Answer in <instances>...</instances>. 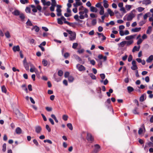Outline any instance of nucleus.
Returning a JSON list of instances; mask_svg holds the SVG:
<instances>
[{
    "mask_svg": "<svg viewBox=\"0 0 153 153\" xmlns=\"http://www.w3.org/2000/svg\"><path fill=\"white\" fill-rule=\"evenodd\" d=\"M42 63L44 66H46L48 64V62L46 60L44 59L42 60Z\"/></svg>",
    "mask_w": 153,
    "mask_h": 153,
    "instance_id": "nucleus-35",
    "label": "nucleus"
},
{
    "mask_svg": "<svg viewBox=\"0 0 153 153\" xmlns=\"http://www.w3.org/2000/svg\"><path fill=\"white\" fill-rule=\"evenodd\" d=\"M146 21H142L140 22L139 25L140 26H142L145 23Z\"/></svg>",
    "mask_w": 153,
    "mask_h": 153,
    "instance_id": "nucleus-56",
    "label": "nucleus"
},
{
    "mask_svg": "<svg viewBox=\"0 0 153 153\" xmlns=\"http://www.w3.org/2000/svg\"><path fill=\"white\" fill-rule=\"evenodd\" d=\"M13 50L14 52L19 51H20V47L19 45L14 46L13 48Z\"/></svg>",
    "mask_w": 153,
    "mask_h": 153,
    "instance_id": "nucleus-11",
    "label": "nucleus"
},
{
    "mask_svg": "<svg viewBox=\"0 0 153 153\" xmlns=\"http://www.w3.org/2000/svg\"><path fill=\"white\" fill-rule=\"evenodd\" d=\"M101 82H103V83L104 85H107L108 83V81L107 79H106L104 81L103 80H102L101 81Z\"/></svg>",
    "mask_w": 153,
    "mask_h": 153,
    "instance_id": "nucleus-55",
    "label": "nucleus"
},
{
    "mask_svg": "<svg viewBox=\"0 0 153 153\" xmlns=\"http://www.w3.org/2000/svg\"><path fill=\"white\" fill-rule=\"evenodd\" d=\"M12 13L15 16H18L20 14V12L18 10H15Z\"/></svg>",
    "mask_w": 153,
    "mask_h": 153,
    "instance_id": "nucleus-28",
    "label": "nucleus"
},
{
    "mask_svg": "<svg viewBox=\"0 0 153 153\" xmlns=\"http://www.w3.org/2000/svg\"><path fill=\"white\" fill-rule=\"evenodd\" d=\"M107 12L111 16H113L114 15V13L110 9H108L107 10Z\"/></svg>",
    "mask_w": 153,
    "mask_h": 153,
    "instance_id": "nucleus-19",
    "label": "nucleus"
},
{
    "mask_svg": "<svg viewBox=\"0 0 153 153\" xmlns=\"http://www.w3.org/2000/svg\"><path fill=\"white\" fill-rule=\"evenodd\" d=\"M98 57L100 59H103L104 61H105L107 59V57L106 56H103L102 54L99 55Z\"/></svg>",
    "mask_w": 153,
    "mask_h": 153,
    "instance_id": "nucleus-15",
    "label": "nucleus"
},
{
    "mask_svg": "<svg viewBox=\"0 0 153 153\" xmlns=\"http://www.w3.org/2000/svg\"><path fill=\"white\" fill-rule=\"evenodd\" d=\"M146 130L144 124L141 126V128H140L138 131V134H141L143 131H145Z\"/></svg>",
    "mask_w": 153,
    "mask_h": 153,
    "instance_id": "nucleus-7",
    "label": "nucleus"
},
{
    "mask_svg": "<svg viewBox=\"0 0 153 153\" xmlns=\"http://www.w3.org/2000/svg\"><path fill=\"white\" fill-rule=\"evenodd\" d=\"M150 13H146L143 16V19H147V17L149 16Z\"/></svg>",
    "mask_w": 153,
    "mask_h": 153,
    "instance_id": "nucleus-45",
    "label": "nucleus"
},
{
    "mask_svg": "<svg viewBox=\"0 0 153 153\" xmlns=\"http://www.w3.org/2000/svg\"><path fill=\"white\" fill-rule=\"evenodd\" d=\"M88 12V10L86 8H85L83 11H80L79 13V18L80 19H83L85 18H87L88 17L87 13Z\"/></svg>",
    "mask_w": 153,
    "mask_h": 153,
    "instance_id": "nucleus-2",
    "label": "nucleus"
},
{
    "mask_svg": "<svg viewBox=\"0 0 153 153\" xmlns=\"http://www.w3.org/2000/svg\"><path fill=\"white\" fill-rule=\"evenodd\" d=\"M142 41L143 40L141 39H139L137 42V45H139L142 42Z\"/></svg>",
    "mask_w": 153,
    "mask_h": 153,
    "instance_id": "nucleus-59",
    "label": "nucleus"
},
{
    "mask_svg": "<svg viewBox=\"0 0 153 153\" xmlns=\"http://www.w3.org/2000/svg\"><path fill=\"white\" fill-rule=\"evenodd\" d=\"M127 89L128 93H130L134 90V88L131 86H128L127 87Z\"/></svg>",
    "mask_w": 153,
    "mask_h": 153,
    "instance_id": "nucleus-27",
    "label": "nucleus"
},
{
    "mask_svg": "<svg viewBox=\"0 0 153 153\" xmlns=\"http://www.w3.org/2000/svg\"><path fill=\"white\" fill-rule=\"evenodd\" d=\"M135 35L127 36L125 37V39L126 40L128 41L133 40V39H134L135 38Z\"/></svg>",
    "mask_w": 153,
    "mask_h": 153,
    "instance_id": "nucleus-8",
    "label": "nucleus"
},
{
    "mask_svg": "<svg viewBox=\"0 0 153 153\" xmlns=\"http://www.w3.org/2000/svg\"><path fill=\"white\" fill-rule=\"evenodd\" d=\"M90 10L92 12L96 13L97 11V9L96 7L91 6L90 7Z\"/></svg>",
    "mask_w": 153,
    "mask_h": 153,
    "instance_id": "nucleus-17",
    "label": "nucleus"
},
{
    "mask_svg": "<svg viewBox=\"0 0 153 153\" xmlns=\"http://www.w3.org/2000/svg\"><path fill=\"white\" fill-rule=\"evenodd\" d=\"M126 44V41H123L118 44L119 48L124 47Z\"/></svg>",
    "mask_w": 153,
    "mask_h": 153,
    "instance_id": "nucleus-14",
    "label": "nucleus"
},
{
    "mask_svg": "<svg viewBox=\"0 0 153 153\" xmlns=\"http://www.w3.org/2000/svg\"><path fill=\"white\" fill-rule=\"evenodd\" d=\"M132 66L131 67V68L133 70H135L137 69L138 67L136 64V62L135 60H133L132 62Z\"/></svg>",
    "mask_w": 153,
    "mask_h": 153,
    "instance_id": "nucleus-3",
    "label": "nucleus"
},
{
    "mask_svg": "<svg viewBox=\"0 0 153 153\" xmlns=\"http://www.w3.org/2000/svg\"><path fill=\"white\" fill-rule=\"evenodd\" d=\"M95 6L96 7L100 8V9L102 7H103L102 6L101 3H97L96 4Z\"/></svg>",
    "mask_w": 153,
    "mask_h": 153,
    "instance_id": "nucleus-53",
    "label": "nucleus"
},
{
    "mask_svg": "<svg viewBox=\"0 0 153 153\" xmlns=\"http://www.w3.org/2000/svg\"><path fill=\"white\" fill-rule=\"evenodd\" d=\"M16 134H20L22 132V130L20 128L18 127L16 128Z\"/></svg>",
    "mask_w": 153,
    "mask_h": 153,
    "instance_id": "nucleus-25",
    "label": "nucleus"
},
{
    "mask_svg": "<svg viewBox=\"0 0 153 153\" xmlns=\"http://www.w3.org/2000/svg\"><path fill=\"white\" fill-rule=\"evenodd\" d=\"M34 30L36 32H38L39 30V28L36 25L33 26V28L31 29L32 30Z\"/></svg>",
    "mask_w": 153,
    "mask_h": 153,
    "instance_id": "nucleus-23",
    "label": "nucleus"
},
{
    "mask_svg": "<svg viewBox=\"0 0 153 153\" xmlns=\"http://www.w3.org/2000/svg\"><path fill=\"white\" fill-rule=\"evenodd\" d=\"M2 91L4 93H6L7 91L6 89L4 86H3L1 87Z\"/></svg>",
    "mask_w": 153,
    "mask_h": 153,
    "instance_id": "nucleus-47",
    "label": "nucleus"
},
{
    "mask_svg": "<svg viewBox=\"0 0 153 153\" xmlns=\"http://www.w3.org/2000/svg\"><path fill=\"white\" fill-rule=\"evenodd\" d=\"M20 2L23 4H25L26 3H28V0H20Z\"/></svg>",
    "mask_w": 153,
    "mask_h": 153,
    "instance_id": "nucleus-43",
    "label": "nucleus"
},
{
    "mask_svg": "<svg viewBox=\"0 0 153 153\" xmlns=\"http://www.w3.org/2000/svg\"><path fill=\"white\" fill-rule=\"evenodd\" d=\"M97 23V21L96 19H94L91 22V24L93 25H95Z\"/></svg>",
    "mask_w": 153,
    "mask_h": 153,
    "instance_id": "nucleus-58",
    "label": "nucleus"
},
{
    "mask_svg": "<svg viewBox=\"0 0 153 153\" xmlns=\"http://www.w3.org/2000/svg\"><path fill=\"white\" fill-rule=\"evenodd\" d=\"M57 22L58 24L60 25H62L63 24L62 20V16L60 18H58L57 19Z\"/></svg>",
    "mask_w": 153,
    "mask_h": 153,
    "instance_id": "nucleus-32",
    "label": "nucleus"
},
{
    "mask_svg": "<svg viewBox=\"0 0 153 153\" xmlns=\"http://www.w3.org/2000/svg\"><path fill=\"white\" fill-rule=\"evenodd\" d=\"M15 114L16 115V117H18V116L19 115L20 116L21 114H22L20 112L19 110L17 109L15 111Z\"/></svg>",
    "mask_w": 153,
    "mask_h": 153,
    "instance_id": "nucleus-34",
    "label": "nucleus"
},
{
    "mask_svg": "<svg viewBox=\"0 0 153 153\" xmlns=\"http://www.w3.org/2000/svg\"><path fill=\"white\" fill-rule=\"evenodd\" d=\"M153 60V55H150L149 58L146 59L147 62L149 63L151 62Z\"/></svg>",
    "mask_w": 153,
    "mask_h": 153,
    "instance_id": "nucleus-16",
    "label": "nucleus"
},
{
    "mask_svg": "<svg viewBox=\"0 0 153 153\" xmlns=\"http://www.w3.org/2000/svg\"><path fill=\"white\" fill-rule=\"evenodd\" d=\"M136 10H133L129 13L127 14L123 18L124 20H126L125 17H126V20L128 21H131L135 17Z\"/></svg>",
    "mask_w": 153,
    "mask_h": 153,
    "instance_id": "nucleus-1",
    "label": "nucleus"
},
{
    "mask_svg": "<svg viewBox=\"0 0 153 153\" xmlns=\"http://www.w3.org/2000/svg\"><path fill=\"white\" fill-rule=\"evenodd\" d=\"M67 126L71 130H72L73 129L72 125L71 123H68L67 124Z\"/></svg>",
    "mask_w": 153,
    "mask_h": 153,
    "instance_id": "nucleus-37",
    "label": "nucleus"
},
{
    "mask_svg": "<svg viewBox=\"0 0 153 153\" xmlns=\"http://www.w3.org/2000/svg\"><path fill=\"white\" fill-rule=\"evenodd\" d=\"M151 3V1L150 0H144L143 1V3L146 5H148Z\"/></svg>",
    "mask_w": 153,
    "mask_h": 153,
    "instance_id": "nucleus-20",
    "label": "nucleus"
},
{
    "mask_svg": "<svg viewBox=\"0 0 153 153\" xmlns=\"http://www.w3.org/2000/svg\"><path fill=\"white\" fill-rule=\"evenodd\" d=\"M120 11H122L123 13H126V11L125 8L123 7L120 8Z\"/></svg>",
    "mask_w": 153,
    "mask_h": 153,
    "instance_id": "nucleus-52",
    "label": "nucleus"
},
{
    "mask_svg": "<svg viewBox=\"0 0 153 153\" xmlns=\"http://www.w3.org/2000/svg\"><path fill=\"white\" fill-rule=\"evenodd\" d=\"M145 94L142 95L140 98V100L141 102H143L144 100Z\"/></svg>",
    "mask_w": 153,
    "mask_h": 153,
    "instance_id": "nucleus-44",
    "label": "nucleus"
},
{
    "mask_svg": "<svg viewBox=\"0 0 153 153\" xmlns=\"http://www.w3.org/2000/svg\"><path fill=\"white\" fill-rule=\"evenodd\" d=\"M140 46H139L138 47L136 46H134L132 49V51L133 52H134L135 51H138L140 50Z\"/></svg>",
    "mask_w": 153,
    "mask_h": 153,
    "instance_id": "nucleus-18",
    "label": "nucleus"
},
{
    "mask_svg": "<svg viewBox=\"0 0 153 153\" xmlns=\"http://www.w3.org/2000/svg\"><path fill=\"white\" fill-rule=\"evenodd\" d=\"M86 138L87 140L89 141L92 142L94 140V138L91 134L87 133Z\"/></svg>",
    "mask_w": 153,
    "mask_h": 153,
    "instance_id": "nucleus-6",
    "label": "nucleus"
},
{
    "mask_svg": "<svg viewBox=\"0 0 153 153\" xmlns=\"http://www.w3.org/2000/svg\"><path fill=\"white\" fill-rule=\"evenodd\" d=\"M100 9V10L99 12L100 14L101 15H103L104 13V7H102L101 8V9Z\"/></svg>",
    "mask_w": 153,
    "mask_h": 153,
    "instance_id": "nucleus-33",
    "label": "nucleus"
},
{
    "mask_svg": "<svg viewBox=\"0 0 153 153\" xmlns=\"http://www.w3.org/2000/svg\"><path fill=\"white\" fill-rule=\"evenodd\" d=\"M101 78L102 79H104L105 78V75L104 74H100Z\"/></svg>",
    "mask_w": 153,
    "mask_h": 153,
    "instance_id": "nucleus-62",
    "label": "nucleus"
},
{
    "mask_svg": "<svg viewBox=\"0 0 153 153\" xmlns=\"http://www.w3.org/2000/svg\"><path fill=\"white\" fill-rule=\"evenodd\" d=\"M141 29V27L135 28L132 29L131 31L134 32H138Z\"/></svg>",
    "mask_w": 153,
    "mask_h": 153,
    "instance_id": "nucleus-21",
    "label": "nucleus"
},
{
    "mask_svg": "<svg viewBox=\"0 0 153 153\" xmlns=\"http://www.w3.org/2000/svg\"><path fill=\"white\" fill-rule=\"evenodd\" d=\"M131 6H132L131 5H126L125 6V7L127 10L129 11L131 8Z\"/></svg>",
    "mask_w": 153,
    "mask_h": 153,
    "instance_id": "nucleus-42",
    "label": "nucleus"
},
{
    "mask_svg": "<svg viewBox=\"0 0 153 153\" xmlns=\"http://www.w3.org/2000/svg\"><path fill=\"white\" fill-rule=\"evenodd\" d=\"M126 45L127 46H128L131 45L132 44H133V43L134 41H133V40H131L128 41H126Z\"/></svg>",
    "mask_w": 153,
    "mask_h": 153,
    "instance_id": "nucleus-24",
    "label": "nucleus"
},
{
    "mask_svg": "<svg viewBox=\"0 0 153 153\" xmlns=\"http://www.w3.org/2000/svg\"><path fill=\"white\" fill-rule=\"evenodd\" d=\"M58 74L59 76H61L63 74V72L62 70H59L58 71Z\"/></svg>",
    "mask_w": 153,
    "mask_h": 153,
    "instance_id": "nucleus-50",
    "label": "nucleus"
},
{
    "mask_svg": "<svg viewBox=\"0 0 153 153\" xmlns=\"http://www.w3.org/2000/svg\"><path fill=\"white\" fill-rule=\"evenodd\" d=\"M56 6L51 5V6L50 7V10L51 11H53L54 10V7Z\"/></svg>",
    "mask_w": 153,
    "mask_h": 153,
    "instance_id": "nucleus-60",
    "label": "nucleus"
},
{
    "mask_svg": "<svg viewBox=\"0 0 153 153\" xmlns=\"http://www.w3.org/2000/svg\"><path fill=\"white\" fill-rule=\"evenodd\" d=\"M63 55L65 58H66L69 56V54L68 53H66Z\"/></svg>",
    "mask_w": 153,
    "mask_h": 153,
    "instance_id": "nucleus-57",
    "label": "nucleus"
},
{
    "mask_svg": "<svg viewBox=\"0 0 153 153\" xmlns=\"http://www.w3.org/2000/svg\"><path fill=\"white\" fill-rule=\"evenodd\" d=\"M104 4L103 6L105 8H107L109 6L108 4L107 3L108 1L106 0H103Z\"/></svg>",
    "mask_w": 153,
    "mask_h": 153,
    "instance_id": "nucleus-26",
    "label": "nucleus"
},
{
    "mask_svg": "<svg viewBox=\"0 0 153 153\" xmlns=\"http://www.w3.org/2000/svg\"><path fill=\"white\" fill-rule=\"evenodd\" d=\"M53 77L54 78L55 80L57 82H59L61 80V79L60 78H56L55 74L53 75Z\"/></svg>",
    "mask_w": 153,
    "mask_h": 153,
    "instance_id": "nucleus-36",
    "label": "nucleus"
},
{
    "mask_svg": "<svg viewBox=\"0 0 153 153\" xmlns=\"http://www.w3.org/2000/svg\"><path fill=\"white\" fill-rule=\"evenodd\" d=\"M26 25H27L29 26H32L33 24L31 23V22L30 21L29 19H28L27 22L26 23Z\"/></svg>",
    "mask_w": 153,
    "mask_h": 153,
    "instance_id": "nucleus-41",
    "label": "nucleus"
},
{
    "mask_svg": "<svg viewBox=\"0 0 153 153\" xmlns=\"http://www.w3.org/2000/svg\"><path fill=\"white\" fill-rule=\"evenodd\" d=\"M76 38V33H74L70 35V39L71 41H73Z\"/></svg>",
    "mask_w": 153,
    "mask_h": 153,
    "instance_id": "nucleus-13",
    "label": "nucleus"
},
{
    "mask_svg": "<svg viewBox=\"0 0 153 153\" xmlns=\"http://www.w3.org/2000/svg\"><path fill=\"white\" fill-rule=\"evenodd\" d=\"M148 146L149 147H153V143L151 142H149V143H146L144 148L145 150L147 148Z\"/></svg>",
    "mask_w": 153,
    "mask_h": 153,
    "instance_id": "nucleus-10",
    "label": "nucleus"
},
{
    "mask_svg": "<svg viewBox=\"0 0 153 153\" xmlns=\"http://www.w3.org/2000/svg\"><path fill=\"white\" fill-rule=\"evenodd\" d=\"M19 17L22 20H23L25 18L24 15L23 13H20L19 15Z\"/></svg>",
    "mask_w": 153,
    "mask_h": 153,
    "instance_id": "nucleus-46",
    "label": "nucleus"
},
{
    "mask_svg": "<svg viewBox=\"0 0 153 153\" xmlns=\"http://www.w3.org/2000/svg\"><path fill=\"white\" fill-rule=\"evenodd\" d=\"M45 127L48 130V132H50L51 131V129L48 125H46Z\"/></svg>",
    "mask_w": 153,
    "mask_h": 153,
    "instance_id": "nucleus-63",
    "label": "nucleus"
},
{
    "mask_svg": "<svg viewBox=\"0 0 153 153\" xmlns=\"http://www.w3.org/2000/svg\"><path fill=\"white\" fill-rule=\"evenodd\" d=\"M95 149L94 151L96 152H97L99 151V149L100 148V146L98 144H96L94 145Z\"/></svg>",
    "mask_w": 153,
    "mask_h": 153,
    "instance_id": "nucleus-22",
    "label": "nucleus"
},
{
    "mask_svg": "<svg viewBox=\"0 0 153 153\" xmlns=\"http://www.w3.org/2000/svg\"><path fill=\"white\" fill-rule=\"evenodd\" d=\"M89 75L92 79H96V76L93 74L91 73L89 74Z\"/></svg>",
    "mask_w": 153,
    "mask_h": 153,
    "instance_id": "nucleus-48",
    "label": "nucleus"
},
{
    "mask_svg": "<svg viewBox=\"0 0 153 153\" xmlns=\"http://www.w3.org/2000/svg\"><path fill=\"white\" fill-rule=\"evenodd\" d=\"M132 59V56L131 55H130L128 58V61L129 62H131Z\"/></svg>",
    "mask_w": 153,
    "mask_h": 153,
    "instance_id": "nucleus-64",
    "label": "nucleus"
},
{
    "mask_svg": "<svg viewBox=\"0 0 153 153\" xmlns=\"http://www.w3.org/2000/svg\"><path fill=\"white\" fill-rule=\"evenodd\" d=\"M152 27L149 26L148 27V29L146 31V33L148 34H150L152 30Z\"/></svg>",
    "mask_w": 153,
    "mask_h": 153,
    "instance_id": "nucleus-29",
    "label": "nucleus"
},
{
    "mask_svg": "<svg viewBox=\"0 0 153 153\" xmlns=\"http://www.w3.org/2000/svg\"><path fill=\"white\" fill-rule=\"evenodd\" d=\"M5 35L7 38H9L10 37V32L8 31H7L4 33Z\"/></svg>",
    "mask_w": 153,
    "mask_h": 153,
    "instance_id": "nucleus-30",
    "label": "nucleus"
},
{
    "mask_svg": "<svg viewBox=\"0 0 153 153\" xmlns=\"http://www.w3.org/2000/svg\"><path fill=\"white\" fill-rule=\"evenodd\" d=\"M57 9L56 10L57 12V15L58 16H61V10L60 9V8L61 7V6L57 5Z\"/></svg>",
    "mask_w": 153,
    "mask_h": 153,
    "instance_id": "nucleus-4",
    "label": "nucleus"
},
{
    "mask_svg": "<svg viewBox=\"0 0 153 153\" xmlns=\"http://www.w3.org/2000/svg\"><path fill=\"white\" fill-rule=\"evenodd\" d=\"M29 63H26V64H24V65L27 71H28L29 70Z\"/></svg>",
    "mask_w": 153,
    "mask_h": 153,
    "instance_id": "nucleus-38",
    "label": "nucleus"
},
{
    "mask_svg": "<svg viewBox=\"0 0 153 153\" xmlns=\"http://www.w3.org/2000/svg\"><path fill=\"white\" fill-rule=\"evenodd\" d=\"M68 118V116L66 115H64L62 116V119L65 121L67 120Z\"/></svg>",
    "mask_w": 153,
    "mask_h": 153,
    "instance_id": "nucleus-51",
    "label": "nucleus"
},
{
    "mask_svg": "<svg viewBox=\"0 0 153 153\" xmlns=\"http://www.w3.org/2000/svg\"><path fill=\"white\" fill-rule=\"evenodd\" d=\"M35 129L36 132L37 134L40 133L42 130L41 127L39 126H35Z\"/></svg>",
    "mask_w": 153,
    "mask_h": 153,
    "instance_id": "nucleus-5",
    "label": "nucleus"
},
{
    "mask_svg": "<svg viewBox=\"0 0 153 153\" xmlns=\"http://www.w3.org/2000/svg\"><path fill=\"white\" fill-rule=\"evenodd\" d=\"M73 57L77 61H78L79 62H80L82 61L81 59L77 55H74Z\"/></svg>",
    "mask_w": 153,
    "mask_h": 153,
    "instance_id": "nucleus-12",
    "label": "nucleus"
},
{
    "mask_svg": "<svg viewBox=\"0 0 153 153\" xmlns=\"http://www.w3.org/2000/svg\"><path fill=\"white\" fill-rule=\"evenodd\" d=\"M137 10L139 12H141L144 10V8L142 7H139L137 8Z\"/></svg>",
    "mask_w": 153,
    "mask_h": 153,
    "instance_id": "nucleus-49",
    "label": "nucleus"
},
{
    "mask_svg": "<svg viewBox=\"0 0 153 153\" xmlns=\"http://www.w3.org/2000/svg\"><path fill=\"white\" fill-rule=\"evenodd\" d=\"M76 68L80 71H84L85 70V68L82 65H80L78 64L76 65Z\"/></svg>",
    "mask_w": 153,
    "mask_h": 153,
    "instance_id": "nucleus-9",
    "label": "nucleus"
},
{
    "mask_svg": "<svg viewBox=\"0 0 153 153\" xmlns=\"http://www.w3.org/2000/svg\"><path fill=\"white\" fill-rule=\"evenodd\" d=\"M74 79V77L72 76H70L68 78V80L70 82H73Z\"/></svg>",
    "mask_w": 153,
    "mask_h": 153,
    "instance_id": "nucleus-40",
    "label": "nucleus"
},
{
    "mask_svg": "<svg viewBox=\"0 0 153 153\" xmlns=\"http://www.w3.org/2000/svg\"><path fill=\"white\" fill-rule=\"evenodd\" d=\"M79 16L77 15H75L74 16V18L76 20V21H79V22H82V21L81 20H80L79 19Z\"/></svg>",
    "mask_w": 153,
    "mask_h": 153,
    "instance_id": "nucleus-31",
    "label": "nucleus"
},
{
    "mask_svg": "<svg viewBox=\"0 0 153 153\" xmlns=\"http://www.w3.org/2000/svg\"><path fill=\"white\" fill-rule=\"evenodd\" d=\"M78 44L77 43H74L73 44L72 48L74 49H76L77 47Z\"/></svg>",
    "mask_w": 153,
    "mask_h": 153,
    "instance_id": "nucleus-54",
    "label": "nucleus"
},
{
    "mask_svg": "<svg viewBox=\"0 0 153 153\" xmlns=\"http://www.w3.org/2000/svg\"><path fill=\"white\" fill-rule=\"evenodd\" d=\"M6 143H4L2 146V150L3 152H4L6 151Z\"/></svg>",
    "mask_w": 153,
    "mask_h": 153,
    "instance_id": "nucleus-39",
    "label": "nucleus"
},
{
    "mask_svg": "<svg viewBox=\"0 0 153 153\" xmlns=\"http://www.w3.org/2000/svg\"><path fill=\"white\" fill-rule=\"evenodd\" d=\"M25 11L27 13H30V9L29 7H26L25 9Z\"/></svg>",
    "mask_w": 153,
    "mask_h": 153,
    "instance_id": "nucleus-61",
    "label": "nucleus"
}]
</instances>
